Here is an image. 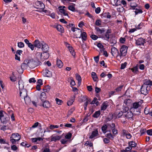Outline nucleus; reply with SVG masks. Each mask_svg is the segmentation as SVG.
<instances>
[{"mask_svg": "<svg viewBox=\"0 0 152 152\" xmlns=\"http://www.w3.org/2000/svg\"><path fill=\"white\" fill-rule=\"evenodd\" d=\"M143 102V100H140L139 101L134 102L132 104L131 109L134 111H136L137 112L140 113L141 105Z\"/></svg>", "mask_w": 152, "mask_h": 152, "instance_id": "nucleus-1", "label": "nucleus"}, {"mask_svg": "<svg viewBox=\"0 0 152 152\" xmlns=\"http://www.w3.org/2000/svg\"><path fill=\"white\" fill-rule=\"evenodd\" d=\"M128 47L125 45H122L120 49V58L122 56H125L127 53Z\"/></svg>", "mask_w": 152, "mask_h": 152, "instance_id": "nucleus-2", "label": "nucleus"}, {"mask_svg": "<svg viewBox=\"0 0 152 152\" xmlns=\"http://www.w3.org/2000/svg\"><path fill=\"white\" fill-rule=\"evenodd\" d=\"M20 96L23 98L25 102L27 101L26 99L28 98V100H29V98L27 97V91L25 89H23L21 90H20Z\"/></svg>", "mask_w": 152, "mask_h": 152, "instance_id": "nucleus-3", "label": "nucleus"}, {"mask_svg": "<svg viewBox=\"0 0 152 152\" xmlns=\"http://www.w3.org/2000/svg\"><path fill=\"white\" fill-rule=\"evenodd\" d=\"M150 89V87H146L145 85H142L140 89L141 94L146 95L148 94Z\"/></svg>", "mask_w": 152, "mask_h": 152, "instance_id": "nucleus-4", "label": "nucleus"}, {"mask_svg": "<svg viewBox=\"0 0 152 152\" xmlns=\"http://www.w3.org/2000/svg\"><path fill=\"white\" fill-rule=\"evenodd\" d=\"M108 126H110L112 134L115 136L118 133V130L116 128L115 125L114 123H112L111 124H108Z\"/></svg>", "mask_w": 152, "mask_h": 152, "instance_id": "nucleus-5", "label": "nucleus"}, {"mask_svg": "<svg viewBox=\"0 0 152 152\" xmlns=\"http://www.w3.org/2000/svg\"><path fill=\"white\" fill-rule=\"evenodd\" d=\"M111 53L113 56L120 57V54L118 49L116 48L113 47L111 48Z\"/></svg>", "mask_w": 152, "mask_h": 152, "instance_id": "nucleus-6", "label": "nucleus"}, {"mask_svg": "<svg viewBox=\"0 0 152 152\" xmlns=\"http://www.w3.org/2000/svg\"><path fill=\"white\" fill-rule=\"evenodd\" d=\"M35 5L37 9L42 10V9H44L45 8V5L43 2L41 1H37L35 2Z\"/></svg>", "mask_w": 152, "mask_h": 152, "instance_id": "nucleus-7", "label": "nucleus"}, {"mask_svg": "<svg viewBox=\"0 0 152 152\" xmlns=\"http://www.w3.org/2000/svg\"><path fill=\"white\" fill-rule=\"evenodd\" d=\"M43 75L45 77H50L52 76V72L49 70V69L46 68L44 71H43Z\"/></svg>", "mask_w": 152, "mask_h": 152, "instance_id": "nucleus-8", "label": "nucleus"}, {"mask_svg": "<svg viewBox=\"0 0 152 152\" xmlns=\"http://www.w3.org/2000/svg\"><path fill=\"white\" fill-rule=\"evenodd\" d=\"M0 120L1 123L6 124L10 120V117L8 115H6Z\"/></svg>", "mask_w": 152, "mask_h": 152, "instance_id": "nucleus-9", "label": "nucleus"}, {"mask_svg": "<svg viewBox=\"0 0 152 152\" xmlns=\"http://www.w3.org/2000/svg\"><path fill=\"white\" fill-rule=\"evenodd\" d=\"M50 141H54L56 142L58 140H59L61 139L62 137L61 135L59 136H55V134L52 135L50 137Z\"/></svg>", "mask_w": 152, "mask_h": 152, "instance_id": "nucleus-10", "label": "nucleus"}, {"mask_svg": "<svg viewBox=\"0 0 152 152\" xmlns=\"http://www.w3.org/2000/svg\"><path fill=\"white\" fill-rule=\"evenodd\" d=\"M145 43V39H138L136 40V44L137 45H143Z\"/></svg>", "mask_w": 152, "mask_h": 152, "instance_id": "nucleus-11", "label": "nucleus"}, {"mask_svg": "<svg viewBox=\"0 0 152 152\" xmlns=\"http://www.w3.org/2000/svg\"><path fill=\"white\" fill-rule=\"evenodd\" d=\"M42 106L46 108H49L51 107V103L48 101L45 100L42 102Z\"/></svg>", "mask_w": 152, "mask_h": 152, "instance_id": "nucleus-12", "label": "nucleus"}, {"mask_svg": "<svg viewBox=\"0 0 152 152\" xmlns=\"http://www.w3.org/2000/svg\"><path fill=\"white\" fill-rule=\"evenodd\" d=\"M34 45L35 47L38 48H40L42 43L40 42L38 39H36L34 42Z\"/></svg>", "mask_w": 152, "mask_h": 152, "instance_id": "nucleus-13", "label": "nucleus"}, {"mask_svg": "<svg viewBox=\"0 0 152 152\" xmlns=\"http://www.w3.org/2000/svg\"><path fill=\"white\" fill-rule=\"evenodd\" d=\"M99 135V134L98 129H96L95 130L93 131L92 132L89 138L90 139H92L94 137H97Z\"/></svg>", "mask_w": 152, "mask_h": 152, "instance_id": "nucleus-14", "label": "nucleus"}, {"mask_svg": "<svg viewBox=\"0 0 152 152\" xmlns=\"http://www.w3.org/2000/svg\"><path fill=\"white\" fill-rule=\"evenodd\" d=\"M42 46V49L43 52H47L48 51L49 47L46 43L43 42Z\"/></svg>", "mask_w": 152, "mask_h": 152, "instance_id": "nucleus-15", "label": "nucleus"}, {"mask_svg": "<svg viewBox=\"0 0 152 152\" xmlns=\"http://www.w3.org/2000/svg\"><path fill=\"white\" fill-rule=\"evenodd\" d=\"M108 126L107 124H104L101 128L102 131L104 134L106 133L107 132H110V130H107Z\"/></svg>", "mask_w": 152, "mask_h": 152, "instance_id": "nucleus-16", "label": "nucleus"}, {"mask_svg": "<svg viewBox=\"0 0 152 152\" xmlns=\"http://www.w3.org/2000/svg\"><path fill=\"white\" fill-rule=\"evenodd\" d=\"M28 66V60H25L24 62L21 65V67L22 69H26Z\"/></svg>", "mask_w": 152, "mask_h": 152, "instance_id": "nucleus-17", "label": "nucleus"}, {"mask_svg": "<svg viewBox=\"0 0 152 152\" xmlns=\"http://www.w3.org/2000/svg\"><path fill=\"white\" fill-rule=\"evenodd\" d=\"M109 132V133H107L105 134V137L109 138L110 140H113L115 136L113 134H112V133L111 132Z\"/></svg>", "mask_w": 152, "mask_h": 152, "instance_id": "nucleus-18", "label": "nucleus"}, {"mask_svg": "<svg viewBox=\"0 0 152 152\" xmlns=\"http://www.w3.org/2000/svg\"><path fill=\"white\" fill-rule=\"evenodd\" d=\"M124 86V85H121L116 87L115 90L118 94H121V90Z\"/></svg>", "mask_w": 152, "mask_h": 152, "instance_id": "nucleus-19", "label": "nucleus"}, {"mask_svg": "<svg viewBox=\"0 0 152 152\" xmlns=\"http://www.w3.org/2000/svg\"><path fill=\"white\" fill-rule=\"evenodd\" d=\"M11 138L15 139H21V136L18 133H12L11 136L10 137Z\"/></svg>", "mask_w": 152, "mask_h": 152, "instance_id": "nucleus-20", "label": "nucleus"}, {"mask_svg": "<svg viewBox=\"0 0 152 152\" xmlns=\"http://www.w3.org/2000/svg\"><path fill=\"white\" fill-rule=\"evenodd\" d=\"M28 67L30 68L33 69L35 68L34 60L33 59H31L28 60Z\"/></svg>", "mask_w": 152, "mask_h": 152, "instance_id": "nucleus-21", "label": "nucleus"}, {"mask_svg": "<svg viewBox=\"0 0 152 152\" xmlns=\"http://www.w3.org/2000/svg\"><path fill=\"white\" fill-rule=\"evenodd\" d=\"M108 41H109L110 43V45L113 46L115 44L116 42L117 41L115 39H107Z\"/></svg>", "mask_w": 152, "mask_h": 152, "instance_id": "nucleus-22", "label": "nucleus"}, {"mask_svg": "<svg viewBox=\"0 0 152 152\" xmlns=\"http://www.w3.org/2000/svg\"><path fill=\"white\" fill-rule=\"evenodd\" d=\"M95 29L98 33L101 34H102L104 33L106 30L104 28H100L99 27H95Z\"/></svg>", "mask_w": 152, "mask_h": 152, "instance_id": "nucleus-23", "label": "nucleus"}, {"mask_svg": "<svg viewBox=\"0 0 152 152\" xmlns=\"http://www.w3.org/2000/svg\"><path fill=\"white\" fill-rule=\"evenodd\" d=\"M132 72L134 74H137L139 72L138 68L137 66L133 67L130 69Z\"/></svg>", "mask_w": 152, "mask_h": 152, "instance_id": "nucleus-24", "label": "nucleus"}, {"mask_svg": "<svg viewBox=\"0 0 152 152\" xmlns=\"http://www.w3.org/2000/svg\"><path fill=\"white\" fill-rule=\"evenodd\" d=\"M143 85H145L146 87H149L152 86V81L150 80H146L145 81Z\"/></svg>", "mask_w": 152, "mask_h": 152, "instance_id": "nucleus-25", "label": "nucleus"}, {"mask_svg": "<svg viewBox=\"0 0 152 152\" xmlns=\"http://www.w3.org/2000/svg\"><path fill=\"white\" fill-rule=\"evenodd\" d=\"M123 113L122 111H116L114 114V115L116 118H120L123 115Z\"/></svg>", "mask_w": 152, "mask_h": 152, "instance_id": "nucleus-26", "label": "nucleus"}, {"mask_svg": "<svg viewBox=\"0 0 152 152\" xmlns=\"http://www.w3.org/2000/svg\"><path fill=\"white\" fill-rule=\"evenodd\" d=\"M101 53H102L103 55L106 57H107L108 56V53L105 50V48L100 49L99 54H100Z\"/></svg>", "mask_w": 152, "mask_h": 152, "instance_id": "nucleus-27", "label": "nucleus"}, {"mask_svg": "<svg viewBox=\"0 0 152 152\" xmlns=\"http://www.w3.org/2000/svg\"><path fill=\"white\" fill-rule=\"evenodd\" d=\"M112 30L111 29H107L105 34V36L106 38H110V36L111 34Z\"/></svg>", "mask_w": 152, "mask_h": 152, "instance_id": "nucleus-28", "label": "nucleus"}, {"mask_svg": "<svg viewBox=\"0 0 152 152\" xmlns=\"http://www.w3.org/2000/svg\"><path fill=\"white\" fill-rule=\"evenodd\" d=\"M56 64L57 66L60 68H61L63 66V63L58 59H57Z\"/></svg>", "mask_w": 152, "mask_h": 152, "instance_id": "nucleus-29", "label": "nucleus"}, {"mask_svg": "<svg viewBox=\"0 0 152 152\" xmlns=\"http://www.w3.org/2000/svg\"><path fill=\"white\" fill-rule=\"evenodd\" d=\"M129 145L132 148L135 147L137 145V143L134 141H131L128 142Z\"/></svg>", "mask_w": 152, "mask_h": 152, "instance_id": "nucleus-30", "label": "nucleus"}, {"mask_svg": "<svg viewBox=\"0 0 152 152\" xmlns=\"http://www.w3.org/2000/svg\"><path fill=\"white\" fill-rule=\"evenodd\" d=\"M75 76L76 79L78 81V85L79 84L80 85L82 80L81 77L80 75L77 73L75 74Z\"/></svg>", "mask_w": 152, "mask_h": 152, "instance_id": "nucleus-31", "label": "nucleus"}, {"mask_svg": "<svg viewBox=\"0 0 152 152\" xmlns=\"http://www.w3.org/2000/svg\"><path fill=\"white\" fill-rule=\"evenodd\" d=\"M46 94L44 92L41 93L40 99L42 102L45 101V100L46 98Z\"/></svg>", "mask_w": 152, "mask_h": 152, "instance_id": "nucleus-32", "label": "nucleus"}, {"mask_svg": "<svg viewBox=\"0 0 152 152\" xmlns=\"http://www.w3.org/2000/svg\"><path fill=\"white\" fill-rule=\"evenodd\" d=\"M101 114L99 110L96 111L92 115V117L94 118H98Z\"/></svg>", "mask_w": 152, "mask_h": 152, "instance_id": "nucleus-33", "label": "nucleus"}, {"mask_svg": "<svg viewBox=\"0 0 152 152\" xmlns=\"http://www.w3.org/2000/svg\"><path fill=\"white\" fill-rule=\"evenodd\" d=\"M133 116V114L132 112L131 111L127 112L125 115V117L128 118H131Z\"/></svg>", "mask_w": 152, "mask_h": 152, "instance_id": "nucleus-34", "label": "nucleus"}, {"mask_svg": "<svg viewBox=\"0 0 152 152\" xmlns=\"http://www.w3.org/2000/svg\"><path fill=\"white\" fill-rule=\"evenodd\" d=\"M56 28L58 31L61 33H63L64 31L63 27L61 25H57Z\"/></svg>", "mask_w": 152, "mask_h": 152, "instance_id": "nucleus-35", "label": "nucleus"}, {"mask_svg": "<svg viewBox=\"0 0 152 152\" xmlns=\"http://www.w3.org/2000/svg\"><path fill=\"white\" fill-rule=\"evenodd\" d=\"M20 140V139H16L10 138V141L13 145L16 144V142H18Z\"/></svg>", "mask_w": 152, "mask_h": 152, "instance_id": "nucleus-36", "label": "nucleus"}, {"mask_svg": "<svg viewBox=\"0 0 152 152\" xmlns=\"http://www.w3.org/2000/svg\"><path fill=\"white\" fill-rule=\"evenodd\" d=\"M91 77L93 79L94 81H96L98 78L96 73L94 72H92L91 73Z\"/></svg>", "mask_w": 152, "mask_h": 152, "instance_id": "nucleus-37", "label": "nucleus"}, {"mask_svg": "<svg viewBox=\"0 0 152 152\" xmlns=\"http://www.w3.org/2000/svg\"><path fill=\"white\" fill-rule=\"evenodd\" d=\"M108 106V105L106 103L104 102L101 106V110L103 111L105 110Z\"/></svg>", "mask_w": 152, "mask_h": 152, "instance_id": "nucleus-38", "label": "nucleus"}, {"mask_svg": "<svg viewBox=\"0 0 152 152\" xmlns=\"http://www.w3.org/2000/svg\"><path fill=\"white\" fill-rule=\"evenodd\" d=\"M79 34L80 35L81 38H86L87 37V34L85 32H82L81 31H79Z\"/></svg>", "mask_w": 152, "mask_h": 152, "instance_id": "nucleus-39", "label": "nucleus"}, {"mask_svg": "<svg viewBox=\"0 0 152 152\" xmlns=\"http://www.w3.org/2000/svg\"><path fill=\"white\" fill-rule=\"evenodd\" d=\"M75 110L74 108H72L69 110L67 114V117H69V116L71 115L73 113L74 111Z\"/></svg>", "mask_w": 152, "mask_h": 152, "instance_id": "nucleus-40", "label": "nucleus"}, {"mask_svg": "<svg viewBox=\"0 0 152 152\" xmlns=\"http://www.w3.org/2000/svg\"><path fill=\"white\" fill-rule=\"evenodd\" d=\"M39 126L41 127V124L38 122L35 123L34 124L32 125L31 127V128H34L37 127V126Z\"/></svg>", "mask_w": 152, "mask_h": 152, "instance_id": "nucleus-41", "label": "nucleus"}, {"mask_svg": "<svg viewBox=\"0 0 152 152\" xmlns=\"http://www.w3.org/2000/svg\"><path fill=\"white\" fill-rule=\"evenodd\" d=\"M50 89V86L49 85L45 87L43 89V91L44 92H48Z\"/></svg>", "mask_w": 152, "mask_h": 152, "instance_id": "nucleus-42", "label": "nucleus"}, {"mask_svg": "<svg viewBox=\"0 0 152 152\" xmlns=\"http://www.w3.org/2000/svg\"><path fill=\"white\" fill-rule=\"evenodd\" d=\"M10 79L12 82H14L16 81V76L14 75V74L13 73H12V75L10 77Z\"/></svg>", "mask_w": 152, "mask_h": 152, "instance_id": "nucleus-43", "label": "nucleus"}, {"mask_svg": "<svg viewBox=\"0 0 152 152\" xmlns=\"http://www.w3.org/2000/svg\"><path fill=\"white\" fill-rule=\"evenodd\" d=\"M69 50L72 55L73 56H75V52L74 50L73 49L72 47H70Z\"/></svg>", "mask_w": 152, "mask_h": 152, "instance_id": "nucleus-44", "label": "nucleus"}, {"mask_svg": "<svg viewBox=\"0 0 152 152\" xmlns=\"http://www.w3.org/2000/svg\"><path fill=\"white\" fill-rule=\"evenodd\" d=\"M89 113L87 114L85 116L84 118L83 119V121L84 122H86L88 120V117L91 115V114H89Z\"/></svg>", "mask_w": 152, "mask_h": 152, "instance_id": "nucleus-45", "label": "nucleus"}, {"mask_svg": "<svg viewBox=\"0 0 152 152\" xmlns=\"http://www.w3.org/2000/svg\"><path fill=\"white\" fill-rule=\"evenodd\" d=\"M70 79L71 80L70 84L71 85V86L72 87V86H74L75 85V81L73 80V79L72 77H70Z\"/></svg>", "mask_w": 152, "mask_h": 152, "instance_id": "nucleus-46", "label": "nucleus"}, {"mask_svg": "<svg viewBox=\"0 0 152 152\" xmlns=\"http://www.w3.org/2000/svg\"><path fill=\"white\" fill-rule=\"evenodd\" d=\"M146 132V129L141 128L140 130V136L144 134Z\"/></svg>", "mask_w": 152, "mask_h": 152, "instance_id": "nucleus-47", "label": "nucleus"}, {"mask_svg": "<svg viewBox=\"0 0 152 152\" xmlns=\"http://www.w3.org/2000/svg\"><path fill=\"white\" fill-rule=\"evenodd\" d=\"M103 141L104 143L105 144H108L110 142V139L106 137L103 139Z\"/></svg>", "mask_w": 152, "mask_h": 152, "instance_id": "nucleus-48", "label": "nucleus"}, {"mask_svg": "<svg viewBox=\"0 0 152 152\" xmlns=\"http://www.w3.org/2000/svg\"><path fill=\"white\" fill-rule=\"evenodd\" d=\"M18 85H19V89L20 90V87L21 88H23L24 86L22 83V80H19V81Z\"/></svg>", "mask_w": 152, "mask_h": 152, "instance_id": "nucleus-49", "label": "nucleus"}, {"mask_svg": "<svg viewBox=\"0 0 152 152\" xmlns=\"http://www.w3.org/2000/svg\"><path fill=\"white\" fill-rule=\"evenodd\" d=\"M34 63L35 65V67L41 64L42 63L41 62L38 61H35L34 60Z\"/></svg>", "mask_w": 152, "mask_h": 152, "instance_id": "nucleus-50", "label": "nucleus"}, {"mask_svg": "<svg viewBox=\"0 0 152 152\" xmlns=\"http://www.w3.org/2000/svg\"><path fill=\"white\" fill-rule=\"evenodd\" d=\"M72 136V134L70 132H68L65 136V138L66 139H69L71 138Z\"/></svg>", "mask_w": 152, "mask_h": 152, "instance_id": "nucleus-51", "label": "nucleus"}, {"mask_svg": "<svg viewBox=\"0 0 152 152\" xmlns=\"http://www.w3.org/2000/svg\"><path fill=\"white\" fill-rule=\"evenodd\" d=\"M65 8V7L64 6L63 7L61 6H59L58 7V9L60 12L62 13L65 10L64 9V8Z\"/></svg>", "mask_w": 152, "mask_h": 152, "instance_id": "nucleus-52", "label": "nucleus"}, {"mask_svg": "<svg viewBox=\"0 0 152 152\" xmlns=\"http://www.w3.org/2000/svg\"><path fill=\"white\" fill-rule=\"evenodd\" d=\"M34 44H32L31 43H30L29 44H28V47L29 48L32 50H33L34 49Z\"/></svg>", "mask_w": 152, "mask_h": 152, "instance_id": "nucleus-53", "label": "nucleus"}, {"mask_svg": "<svg viewBox=\"0 0 152 152\" xmlns=\"http://www.w3.org/2000/svg\"><path fill=\"white\" fill-rule=\"evenodd\" d=\"M142 10L141 9H138L136 8V10L134 11L136 15H137L138 13H141L142 12Z\"/></svg>", "mask_w": 152, "mask_h": 152, "instance_id": "nucleus-54", "label": "nucleus"}, {"mask_svg": "<svg viewBox=\"0 0 152 152\" xmlns=\"http://www.w3.org/2000/svg\"><path fill=\"white\" fill-rule=\"evenodd\" d=\"M69 10L72 11H74L75 10V8L74 6L73 5H70L68 7Z\"/></svg>", "mask_w": 152, "mask_h": 152, "instance_id": "nucleus-55", "label": "nucleus"}, {"mask_svg": "<svg viewBox=\"0 0 152 152\" xmlns=\"http://www.w3.org/2000/svg\"><path fill=\"white\" fill-rule=\"evenodd\" d=\"M143 23H140L137 26H136V29H140L142 28L143 26Z\"/></svg>", "mask_w": 152, "mask_h": 152, "instance_id": "nucleus-56", "label": "nucleus"}, {"mask_svg": "<svg viewBox=\"0 0 152 152\" xmlns=\"http://www.w3.org/2000/svg\"><path fill=\"white\" fill-rule=\"evenodd\" d=\"M39 12H43L46 13L47 15H50V12L49 11L45 10L44 9H42V10L41 11H39Z\"/></svg>", "mask_w": 152, "mask_h": 152, "instance_id": "nucleus-57", "label": "nucleus"}, {"mask_svg": "<svg viewBox=\"0 0 152 152\" xmlns=\"http://www.w3.org/2000/svg\"><path fill=\"white\" fill-rule=\"evenodd\" d=\"M55 100L56 102V103L58 105H61L63 102L61 100L59 99L58 98H56Z\"/></svg>", "mask_w": 152, "mask_h": 152, "instance_id": "nucleus-58", "label": "nucleus"}, {"mask_svg": "<svg viewBox=\"0 0 152 152\" xmlns=\"http://www.w3.org/2000/svg\"><path fill=\"white\" fill-rule=\"evenodd\" d=\"M109 94L110 96L113 95L118 94L116 92L115 90L114 91H111L109 92Z\"/></svg>", "mask_w": 152, "mask_h": 152, "instance_id": "nucleus-59", "label": "nucleus"}, {"mask_svg": "<svg viewBox=\"0 0 152 152\" xmlns=\"http://www.w3.org/2000/svg\"><path fill=\"white\" fill-rule=\"evenodd\" d=\"M72 91L75 92V94H78V90L76 87H73L72 86Z\"/></svg>", "mask_w": 152, "mask_h": 152, "instance_id": "nucleus-60", "label": "nucleus"}, {"mask_svg": "<svg viewBox=\"0 0 152 152\" xmlns=\"http://www.w3.org/2000/svg\"><path fill=\"white\" fill-rule=\"evenodd\" d=\"M127 64L126 62H124V63L122 64H121L120 69H124L126 67Z\"/></svg>", "mask_w": 152, "mask_h": 152, "instance_id": "nucleus-61", "label": "nucleus"}, {"mask_svg": "<svg viewBox=\"0 0 152 152\" xmlns=\"http://www.w3.org/2000/svg\"><path fill=\"white\" fill-rule=\"evenodd\" d=\"M58 127L59 126L57 125H51L50 126V129H53L55 128H58Z\"/></svg>", "mask_w": 152, "mask_h": 152, "instance_id": "nucleus-62", "label": "nucleus"}, {"mask_svg": "<svg viewBox=\"0 0 152 152\" xmlns=\"http://www.w3.org/2000/svg\"><path fill=\"white\" fill-rule=\"evenodd\" d=\"M11 149L13 151H15L18 149V148L17 147V146L16 145H15V144H14V145H12L11 146Z\"/></svg>", "mask_w": 152, "mask_h": 152, "instance_id": "nucleus-63", "label": "nucleus"}, {"mask_svg": "<svg viewBox=\"0 0 152 152\" xmlns=\"http://www.w3.org/2000/svg\"><path fill=\"white\" fill-rule=\"evenodd\" d=\"M147 134L149 135H152V129H150L146 130Z\"/></svg>", "mask_w": 152, "mask_h": 152, "instance_id": "nucleus-64", "label": "nucleus"}]
</instances>
